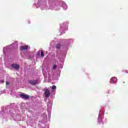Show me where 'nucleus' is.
Segmentation results:
<instances>
[{"instance_id": "1", "label": "nucleus", "mask_w": 128, "mask_h": 128, "mask_svg": "<svg viewBox=\"0 0 128 128\" xmlns=\"http://www.w3.org/2000/svg\"><path fill=\"white\" fill-rule=\"evenodd\" d=\"M20 98H23V100H28L30 98V95L24 94H20Z\"/></svg>"}, {"instance_id": "2", "label": "nucleus", "mask_w": 128, "mask_h": 128, "mask_svg": "<svg viewBox=\"0 0 128 128\" xmlns=\"http://www.w3.org/2000/svg\"><path fill=\"white\" fill-rule=\"evenodd\" d=\"M44 91L45 98H48L50 95V90H48V89H46L44 90Z\"/></svg>"}, {"instance_id": "3", "label": "nucleus", "mask_w": 128, "mask_h": 128, "mask_svg": "<svg viewBox=\"0 0 128 128\" xmlns=\"http://www.w3.org/2000/svg\"><path fill=\"white\" fill-rule=\"evenodd\" d=\"M12 68H14L15 70H20V65L18 64H12L11 65Z\"/></svg>"}, {"instance_id": "4", "label": "nucleus", "mask_w": 128, "mask_h": 128, "mask_svg": "<svg viewBox=\"0 0 128 128\" xmlns=\"http://www.w3.org/2000/svg\"><path fill=\"white\" fill-rule=\"evenodd\" d=\"M28 84H32V86H34L38 84V80H30L28 81Z\"/></svg>"}, {"instance_id": "5", "label": "nucleus", "mask_w": 128, "mask_h": 128, "mask_svg": "<svg viewBox=\"0 0 128 128\" xmlns=\"http://www.w3.org/2000/svg\"><path fill=\"white\" fill-rule=\"evenodd\" d=\"M28 45L20 46L21 50H28Z\"/></svg>"}, {"instance_id": "6", "label": "nucleus", "mask_w": 128, "mask_h": 128, "mask_svg": "<svg viewBox=\"0 0 128 128\" xmlns=\"http://www.w3.org/2000/svg\"><path fill=\"white\" fill-rule=\"evenodd\" d=\"M111 80L113 84H116V82H118V78H116V77H112L111 78Z\"/></svg>"}, {"instance_id": "7", "label": "nucleus", "mask_w": 128, "mask_h": 128, "mask_svg": "<svg viewBox=\"0 0 128 128\" xmlns=\"http://www.w3.org/2000/svg\"><path fill=\"white\" fill-rule=\"evenodd\" d=\"M60 44H58L56 45V48H58V50H60Z\"/></svg>"}, {"instance_id": "8", "label": "nucleus", "mask_w": 128, "mask_h": 128, "mask_svg": "<svg viewBox=\"0 0 128 128\" xmlns=\"http://www.w3.org/2000/svg\"><path fill=\"white\" fill-rule=\"evenodd\" d=\"M41 56L42 58H44V52L43 50L41 51Z\"/></svg>"}, {"instance_id": "9", "label": "nucleus", "mask_w": 128, "mask_h": 128, "mask_svg": "<svg viewBox=\"0 0 128 128\" xmlns=\"http://www.w3.org/2000/svg\"><path fill=\"white\" fill-rule=\"evenodd\" d=\"M56 86H52V90H56Z\"/></svg>"}, {"instance_id": "10", "label": "nucleus", "mask_w": 128, "mask_h": 128, "mask_svg": "<svg viewBox=\"0 0 128 128\" xmlns=\"http://www.w3.org/2000/svg\"><path fill=\"white\" fill-rule=\"evenodd\" d=\"M56 65H54L53 66L52 69L53 70H56Z\"/></svg>"}, {"instance_id": "11", "label": "nucleus", "mask_w": 128, "mask_h": 128, "mask_svg": "<svg viewBox=\"0 0 128 128\" xmlns=\"http://www.w3.org/2000/svg\"><path fill=\"white\" fill-rule=\"evenodd\" d=\"M6 86H8V84H10L8 83V82H6Z\"/></svg>"}, {"instance_id": "12", "label": "nucleus", "mask_w": 128, "mask_h": 128, "mask_svg": "<svg viewBox=\"0 0 128 128\" xmlns=\"http://www.w3.org/2000/svg\"><path fill=\"white\" fill-rule=\"evenodd\" d=\"M38 54H40V52H38Z\"/></svg>"}, {"instance_id": "13", "label": "nucleus", "mask_w": 128, "mask_h": 128, "mask_svg": "<svg viewBox=\"0 0 128 128\" xmlns=\"http://www.w3.org/2000/svg\"><path fill=\"white\" fill-rule=\"evenodd\" d=\"M124 82H123V84H124Z\"/></svg>"}]
</instances>
